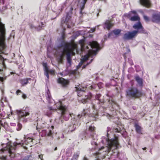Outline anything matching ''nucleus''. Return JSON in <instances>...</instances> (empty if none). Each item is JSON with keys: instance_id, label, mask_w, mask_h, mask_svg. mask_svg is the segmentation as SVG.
Instances as JSON below:
<instances>
[{"instance_id": "obj_11", "label": "nucleus", "mask_w": 160, "mask_h": 160, "mask_svg": "<svg viewBox=\"0 0 160 160\" xmlns=\"http://www.w3.org/2000/svg\"><path fill=\"white\" fill-rule=\"evenodd\" d=\"M19 117H26L29 115V112H26L25 110H18L17 111Z\"/></svg>"}, {"instance_id": "obj_40", "label": "nucleus", "mask_w": 160, "mask_h": 160, "mask_svg": "<svg viewBox=\"0 0 160 160\" xmlns=\"http://www.w3.org/2000/svg\"><path fill=\"white\" fill-rule=\"evenodd\" d=\"M3 80V78L0 77V81H2Z\"/></svg>"}, {"instance_id": "obj_8", "label": "nucleus", "mask_w": 160, "mask_h": 160, "mask_svg": "<svg viewBox=\"0 0 160 160\" xmlns=\"http://www.w3.org/2000/svg\"><path fill=\"white\" fill-rule=\"evenodd\" d=\"M43 66L44 67L45 74L47 76V78L48 79L49 78L48 73H49L52 74H53L54 73V71L53 70H49L46 63H43Z\"/></svg>"}, {"instance_id": "obj_12", "label": "nucleus", "mask_w": 160, "mask_h": 160, "mask_svg": "<svg viewBox=\"0 0 160 160\" xmlns=\"http://www.w3.org/2000/svg\"><path fill=\"white\" fill-rule=\"evenodd\" d=\"M140 4L147 8H149L150 6V2L149 0H140Z\"/></svg>"}, {"instance_id": "obj_52", "label": "nucleus", "mask_w": 160, "mask_h": 160, "mask_svg": "<svg viewBox=\"0 0 160 160\" xmlns=\"http://www.w3.org/2000/svg\"><path fill=\"white\" fill-rule=\"evenodd\" d=\"M60 74H61V75H62V73H60Z\"/></svg>"}, {"instance_id": "obj_39", "label": "nucleus", "mask_w": 160, "mask_h": 160, "mask_svg": "<svg viewBox=\"0 0 160 160\" xmlns=\"http://www.w3.org/2000/svg\"><path fill=\"white\" fill-rule=\"evenodd\" d=\"M87 0H83L82 3L84 5L86 2Z\"/></svg>"}, {"instance_id": "obj_15", "label": "nucleus", "mask_w": 160, "mask_h": 160, "mask_svg": "<svg viewBox=\"0 0 160 160\" xmlns=\"http://www.w3.org/2000/svg\"><path fill=\"white\" fill-rule=\"evenodd\" d=\"M58 82L63 86H66L69 83L68 80H65L63 78H59L58 80Z\"/></svg>"}, {"instance_id": "obj_38", "label": "nucleus", "mask_w": 160, "mask_h": 160, "mask_svg": "<svg viewBox=\"0 0 160 160\" xmlns=\"http://www.w3.org/2000/svg\"><path fill=\"white\" fill-rule=\"evenodd\" d=\"M137 107L136 106H133L132 107V108L134 110H136L137 108Z\"/></svg>"}, {"instance_id": "obj_13", "label": "nucleus", "mask_w": 160, "mask_h": 160, "mask_svg": "<svg viewBox=\"0 0 160 160\" xmlns=\"http://www.w3.org/2000/svg\"><path fill=\"white\" fill-rule=\"evenodd\" d=\"M58 104V108L61 111L62 114L63 115L65 111L66 107L65 106H63L60 102H59Z\"/></svg>"}, {"instance_id": "obj_18", "label": "nucleus", "mask_w": 160, "mask_h": 160, "mask_svg": "<svg viewBox=\"0 0 160 160\" xmlns=\"http://www.w3.org/2000/svg\"><path fill=\"white\" fill-rule=\"evenodd\" d=\"M104 28L109 30L110 28V21L108 20L106 21L104 24Z\"/></svg>"}, {"instance_id": "obj_30", "label": "nucleus", "mask_w": 160, "mask_h": 160, "mask_svg": "<svg viewBox=\"0 0 160 160\" xmlns=\"http://www.w3.org/2000/svg\"><path fill=\"white\" fill-rule=\"evenodd\" d=\"M39 158H40L41 160H43V155L42 154H40L38 156Z\"/></svg>"}, {"instance_id": "obj_35", "label": "nucleus", "mask_w": 160, "mask_h": 160, "mask_svg": "<svg viewBox=\"0 0 160 160\" xmlns=\"http://www.w3.org/2000/svg\"><path fill=\"white\" fill-rule=\"evenodd\" d=\"M126 49H127V53L129 52H130V49L128 47H127Z\"/></svg>"}, {"instance_id": "obj_34", "label": "nucleus", "mask_w": 160, "mask_h": 160, "mask_svg": "<svg viewBox=\"0 0 160 160\" xmlns=\"http://www.w3.org/2000/svg\"><path fill=\"white\" fill-rule=\"evenodd\" d=\"M129 62L130 63V64L131 65H132L133 64V63L132 61V60H129Z\"/></svg>"}, {"instance_id": "obj_25", "label": "nucleus", "mask_w": 160, "mask_h": 160, "mask_svg": "<svg viewBox=\"0 0 160 160\" xmlns=\"http://www.w3.org/2000/svg\"><path fill=\"white\" fill-rule=\"evenodd\" d=\"M143 17L144 20L147 22H148L149 21V18L148 17L143 15Z\"/></svg>"}, {"instance_id": "obj_3", "label": "nucleus", "mask_w": 160, "mask_h": 160, "mask_svg": "<svg viewBox=\"0 0 160 160\" xmlns=\"http://www.w3.org/2000/svg\"><path fill=\"white\" fill-rule=\"evenodd\" d=\"M126 92L127 96L134 98H138L142 95L141 90H138L137 87L132 85L127 90Z\"/></svg>"}, {"instance_id": "obj_50", "label": "nucleus", "mask_w": 160, "mask_h": 160, "mask_svg": "<svg viewBox=\"0 0 160 160\" xmlns=\"http://www.w3.org/2000/svg\"><path fill=\"white\" fill-rule=\"evenodd\" d=\"M68 118H67V119H66V120H68Z\"/></svg>"}, {"instance_id": "obj_2", "label": "nucleus", "mask_w": 160, "mask_h": 160, "mask_svg": "<svg viewBox=\"0 0 160 160\" xmlns=\"http://www.w3.org/2000/svg\"><path fill=\"white\" fill-rule=\"evenodd\" d=\"M110 144L111 150H112V152L111 153V159L117 158L119 154L117 149L120 146L118 138L115 136L113 138L111 139Z\"/></svg>"}, {"instance_id": "obj_42", "label": "nucleus", "mask_w": 160, "mask_h": 160, "mask_svg": "<svg viewBox=\"0 0 160 160\" xmlns=\"http://www.w3.org/2000/svg\"><path fill=\"white\" fill-rule=\"evenodd\" d=\"M81 50L82 51L83 50V46H82V44L81 45Z\"/></svg>"}, {"instance_id": "obj_47", "label": "nucleus", "mask_w": 160, "mask_h": 160, "mask_svg": "<svg viewBox=\"0 0 160 160\" xmlns=\"http://www.w3.org/2000/svg\"><path fill=\"white\" fill-rule=\"evenodd\" d=\"M110 25H111V26H112L111 20V24H110Z\"/></svg>"}, {"instance_id": "obj_7", "label": "nucleus", "mask_w": 160, "mask_h": 160, "mask_svg": "<svg viewBox=\"0 0 160 160\" xmlns=\"http://www.w3.org/2000/svg\"><path fill=\"white\" fill-rule=\"evenodd\" d=\"M24 139L25 141L23 142V141H22L20 143H17L18 144H20L22 146V147L24 148L25 149L27 148V147L26 146L24 145L25 144V145H28V144H30V147L32 146L31 144L32 143L33 139L30 138H26V136L24 137Z\"/></svg>"}, {"instance_id": "obj_1", "label": "nucleus", "mask_w": 160, "mask_h": 160, "mask_svg": "<svg viewBox=\"0 0 160 160\" xmlns=\"http://www.w3.org/2000/svg\"><path fill=\"white\" fill-rule=\"evenodd\" d=\"M78 53L77 49V44L75 43L72 44L70 47H66L63 50V52L60 57V62H61L63 56L65 54L67 55V60L69 64L71 63V59L70 55H74L75 52Z\"/></svg>"}, {"instance_id": "obj_31", "label": "nucleus", "mask_w": 160, "mask_h": 160, "mask_svg": "<svg viewBox=\"0 0 160 160\" xmlns=\"http://www.w3.org/2000/svg\"><path fill=\"white\" fill-rule=\"evenodd\" d=\"M22 97L23 99H26L27 98V96L26 95L24 94H22Z\"/></svg>"}, {"instance_id": "obj_16", "label": "nucleus", "mask_w": 160, "mask_h": 160, "mask_svg": "<svg viewBox=\"0 0 160 160\" xmlns=\"http://www.w3.org/2000/svg\"><path fill=\"white\" fill-rule=\"evenodd\" d=\"M135 79L139 86L142 87L143 84L142 79L141 78L138 76H137L135 77Z\"/></svg>"}, {"instance_id": "obj_43", "label": "nucleus", "mask_w": 160, "mask_h": 160, "mask_svg": "<svg viewBox=\"0 0 160 160\" xmlns=\"http://www.w3.org/2000/svg\"><path fill=\"white\" fill-rule=\"evenodd\" d=\"M108 144L109 146L110 145V142H109V141H108Z\"/></svg>"}, {"instance_id": "obj_48", "label": "nucleus", "mask_w": 160, "mask_h": 160, "mask_svg": "<svg viewBox=\"0 0 160 160\" xmlns=\"http://www.w3.org/2000/svg\"><path fill=\"white\" fill-rule=\"evenodd\" d=\"M57 147L55 148V150H57Z\"/></svg>"}, {"instance_id": "obj_36", "label": "nucleus", "mask_w": 160, "mask_h": 160, "mask_svg": "<svg viewBox=\"0 0 160 160\" xmlns=\"http://www.w3.org/2000/svg\"><path fill=\"white\" fill-rule=\"evenodd\" d=\"M21 92V91L19 90H18L16 92V94H17V95H18V93L19 92Z\"/></svg>"}, {"instance_id": "obj_37", "label": "nucleus", "mask_w": 160, "mask_h": 160, "mask_svg": "<svg viewBox=\"0 0 160 160\" xmlns=\"http://www.w3.org/2000/svg\"><path fill=\"white\" fill-rule=\"evenodd\" d=\"M114 132H119V131L118 130V128H116L114 129Z\"/></svg>"}, {"instance_id": "obj_53", "label": "nucleus", "mask_w": 160, "mask_h": 160, "mask_svg": "<svg viewBox=\"0 0 160 160\" xmlns=\"http://www.w3.org/2000/svg\"><path fill=\"white\" fill-rule=\"evenodd\" d=\"M0 58H1V56H0Z\"/></svg>"}, {"instance_id": "obj_32", "label": "nucleus", "mask_w": 160, "mask_h": 160, "mask_svg": "<svg viewBox=\"0 0 160 160\" xmlns=\"http://www.w3.org/2000/svg\"><path fill=\"white\" fill-rule=\"evenodd\" d=\"M0 159L2 160H5L6 159V157L4 156H2L0 157Z\"/></svg>"}, {"instance_id": "obj_26", "label": "nucleus", "mask_w": 160, "mask_h": 160, "mask_svg": "<svg viewBox=\"0 0 160 160\" xmlns=\"http://www.w3.org/2000/svg\"><path fill=\"white\" fill-rule=\"evenodd\" d=\"M22 125L21 124L19 123L18 125V128H17V130L18 131L20 130L22 128Z\"/></svg>"}, {"instance_id": "obj_51", "label": "nucleus", "mask_w": 160, "mask_h": 160, "mask_svg": "<svg viewBox=\"0 0 160 160\" xmlns=\"http://www.w3.org/2000/svg\"><path fill=\"white\" fill-rule=\"evenodd\" d=\"M107 135H108V132Z\"/></svg>"}, {"instance_id": "obj_21", "label": "nucleus", "mask_w": 160, "mask_h": 160, "mask_svg": "<svg viewBox=\"0 0 160 160\" xmlns=\"http://www.w3.org/2000/svg\"><path fill=\"white\" fill-rule=\"evenodd\" d=\"M140 19L139 17L138 16H134L131 17L130 18V20L132 21H139Z\"/></svg>"}, {"instance_id": "obj_45", "label": "nucleus", "mask_w": 160, "mask_h": 160, "mask_svg": "<svg viewBox=\"0 0 160 160\" xmlns=\"http://www.w3.org/2000/svg\"><path fill=\"white\" fill-rule=\"evenodd\" d=\"M2 124L1 123V121L0 120V125H2Z\"/></svg>"}, {"instance_id": "obj_17", "label": "nucleus", "mask_w": 160, "mask_h": 160, "mask_svg": "<svg viewBox=\"0 0 160 160\" xmlns=\"http://www.w3.org/2000/svg\"><path fill=\"white\" fill-rule=\"evenodd\" d=\"M92 97L91 93H89L87 96H85L84 98L82 101V102L83 103H85L87 102L88 99H90Z\"/></svg>"}, {"instance_id": "obj_41", "label": "nucleus", "mask_w": 160, "mask_h": 160, "mask_svg": "<svg viewBox=\"0 0 160 160\" xmlns=\"http://www.w3.org/2000/svg\"><path fill=\"white\" fill-rule=\"evenodd\" d=\"M2 65L3 66V67H5V65H4V62L3 61H2Z\"/></svg>"}, {"instance_id": "obj_44", "label": "nucleus", "mask_w": 160, "mask_h": 160, "mask_svg": "<svg viewBox=\"0 0 160 160\" xmlns=\"http://www.w3.org/2000/svg\"><path fill=\"white\" fill-rule=\"evenodd\" d=\"M146 149V148H142V149L143 150H145Z\"/></svg>"}, {"instance_id": "obj_19", "label": "nucleus", "mask_w": 160, "mask_h": 160, "mask_svg": "<svg viewBox=\"0 0 160 160\" xmlns=\"http://www.w3.org/2000/svg\"><path fill=\"white\" fill-rule=\"evenodd\" d=\"M76 88L77 89L76 90L78 92V95L80 96L82 95V92H84V90H82L80 87H76Z\"/></svg>"}, {"instance_id": "obj_33", "label": "nucleus", "mask_w": 160, "mask_h": 160, "mask_svg": "<svg viewBox=\"0 0 160 160\" xmlns=\"http://www.w3.org/2000/svg\"><path fill=\"white\" fill-rule=\"evenodd\" d=\"M139 12L141 13H142L143 15H143H144V12H143V11L142 10H139Z\"/></svg>"}, {"instance_id": "obj_20", "label": "nucleus", "mask_w": 160, "mask_h": 160, "mask_svg": "<svg viewBox=\"0 0 160 160\" xmlns=\"http://www.w3.org/2000/svg\"><path fill=\"white\" fill-rule=\"evenodd\" d=\"M135 130L136 132L139 134L141 133V127L137 124L135 125Z\"/></svg>"}, {"instance_id": "obj_6", "label": "nucleus", "mask_w": 160, "mask_h": 160, "mask_svg": "<svg viewBox=\"0 0 160 160\" xmlns=\"http://www.w3.org/2000/svg\"><path fill=\"white\" fill-rule=\"evenodd\" d=\"M138 32V31L134 30L132 32H128L127 33L124 34L123 38L124 40H129L132 39L136 35Z\"/></svg>"}, {"instance_id": "obj_10", "label": "nucleus", "mask_w": 160, "mask_h": 160, "mask_svg": "<svg viewBox=\"0 0 160 160\" xmlns=\"http://www.w3.org/2000/svg\"><path fill=\"white\" fill-rule=\"evenodd\" d=\"M152 21L153 22L158 23L160 22V14L154 13L152 17Z\"/></svg>"}, {"instance_id": "obj_24", "label": "nucleus", "mask_w": 160, "mask_h": 160, "mask_svg": "<svg viewBox=\"0 0 160 160\" xmlns=\"http://www.w3.org/2000/svg\"><path fill=\"white\" fill-rule=\"evenodd\" d=\"M12 147H9V148H8V152L11 154V155H10V156H11V157H14V155H13V156H12Z\"/></svg>"}, {"instance_id": "obj_9", "label": "nucleus", "mask_w": 160, "mask_h": 160, "mask_svg": "<svg viewBox=\"0 0 160 160\" xmlns=\"http://www.w3.org/2000/svg\"><path fill=\"white\" fill-rule=\"evenodd\" d=\"M133 28L135 29L139 30L138 31V32L143 33L144 32V28L140 21H138V22L134 24L133 26Z\"/></svg>"}, {"instance_id": "obj_14", "label": "nucleus", "mask_w": 160, "mask_h": 160, "mask_svg": "<svg viewBox=\"0 0 160 160\" xmlns=\"http://www.w3.org/2000/svg\"><path fill=\"white\" fill-rule=\"evenodd\" d=\"M132 13L134 14H137V12L136 11L133 10L132 11L129 12L128 13H125L123 16V17L125 18H128L130 19V18L132 17Z\"/></svg>"}, {"instance_id": "obj_5", "label": "nucleus", "mask_w": 160, "mask_h": 160, "mask_svg": "<svg viewBox=\"0 0 160 160\" xmlns=\"http://www.w3.org/2000/svg\"><path fill=\"white\" fill-rule=\"evenodd\" d=\"M90 45L92 48H94L95 50H89L88 52V54L85 55L84 58L81 59V62H83L88 59L89 56L95 54V52L97 51L99 48V46L97 42L95 41H92L90 42Z\"/></svg>"}, {"instance_id": "obj_4", "label": "nucleus", "mask_w": 160, "mask_h": 160, "mask_svg": "<svg viewBox=\"0 0 160 160\" xmlns=\"http://www.w3.org/2000/svg\"><path fill=\"white\" fill-rule=\"evenodd\" d=\"M5 30L4 25L0 22V53L3 52V50L5 48L4 43Z\"/></svg>"}, {"instance_id": "obj_49", "label": "nucleus", "mask_w": 160, "mask_h": 160, "mask_svg": "<svg viewBox=\"0 0 160 160\" xmlns=\"http://www.w3.org/2000/svg\"><path fill=\"white\" fill-rule=\"evenodd\" d=\"M52 129H53V126H52Z\"/></svg>"}, {"instance_id": "obj_46", "label": "nucleus", "mask_w": 160, "mask_h": 160, "mask_svg": "<svg viewBox=\"0 0 160 160\" xmlns=\"http://www.w3.org/2000/svg\"><path fill=\"white\" fill-rule=\"evenodd\" d=\"M84 160H88V159H87L86 158H84Z\"/></svg>"}, {"instance_id": "obj_22", "label": "nucleus", "mask_w": 160, "mask_h": 160, "mask_svg": "<svg viewBox=\"0 0 160 160\" xmlns=\"http://www.w3.org/2000/svg\"><path fill=\"white\" fill-rule=\"evenodd\" d=\"M28 79H27L22 80L21 81L22 84V85H25L27 84L28 82Z\"/></svg>"}, {"instance_id": "obj_27", "label": "nucleus", "mask_w": 160, "mask_h": 160, "mask_svg": "<svg viewBox=\"0 0 160 160\" xmlns=\"http://www.w3.org/2000/svg\"><path fill=\"white\" fill-rule=\"evenodd\" d=\"M52 134V131L51 130H49L48 132H47L46 135L48 136H50Z\"/></svg>"}, {"instance_id": "obj_29", "label": "nucleus", "mask_w": 160, "mask_h": 160, "mask_svg": "<svg viewBox=\"0 0 160 160\" xmlns=\"http://www.w3.org/2000/svg\"><path fill=\"white\" fill-rule=\"evenodd\" d=\"M95 30V28H93L90 29V30L89 31V32H93Z\"/></svg>"}, {"instance_id": "obj_28", "label": "nucleus", "mask_w": 160, "mask_h": 160, "mask_svg": "<svg viewBox=\"0 0 160 160\" xmlns=\"http://www.w3.org/2000/svg\"><path fill=\"white\" fill-rule=\"evenodd\" d=\"M95 128L94 127L91 126L89 127V130L91 131H93L94 130Z\"/></svg>"}, {"instance_id": "obj_23", "label": "nucleus", "mask_w": 160, "mask_h": 160, "mask_svg": "<svg viewBox=\"0 0 160 160\" xmlns=\"http://www.w3.org/2000/svg\"><path fill=\"white\" fill-rule=\"evenodd\" d=\"M113 32L115 35H118L120 33L121 30L119 29L114 30L113 31Z\"/></svg>"}]
</instances>
